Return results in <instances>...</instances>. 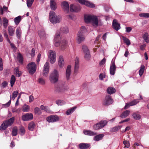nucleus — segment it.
<instances>
[{"mask_svg":"<svg viewBox=\"0 0 149 149\" xmlns=\"http://www.w3.org/2000/svg\"><path fill=\"white\" fill-rule=\"evenodd\" d=\"M68 89L67 86L61 84L55 85L54 87L55 91L58 93H64Z\"/></svg>","mask_w":149,"mask_h":149,"instance_id":"7","label":"nucleus"},{"mask_svg":"<svg viewBox=\"0 0 149 149\" xmlns=\"http://www.w3.org/2000/svg\"><path fill=\"white\" fill-rule=\"evenodd\" d=\"M90 146L89 143H82L79 145V148L80 149H86L88 148Z\"/></svg>","mask_w":149,"mask_h":149,"instance_id":"27","label":"nucleus"},{"mask_svg":"<svg viewBox=\"0 0 149 149\" xmlns=\"http://www.w3.org/2000/svg\"><path fill=\"white\" fill-rule=\"evenodd\" d=\"M49 63L47 62L44 65L43 69L42 72L43 76L47 77L49 72Z\"/></svg>","mask_w":149,"mask_h":149,"instance_id":"15","label":"nucleus"},{"mask_svg":"<svg viewBox=\"0 0 149 149\" xmlns=\"http://www.w3.org/2000/svg\"><path fill=\"white\" fill-rule=\"evenodd\" d=\"M3 69L2 59L1 58H0V70L2 71Z\"/></svg>","mask_w":149,"mask_h":149,"instance_id":"60","label":"nucleus"},{"mask_svg":"<svg viewBox=\"0 0 149 149\" xmlns=\"http://www.w3.org/2000/svg\"><path fill=\"white\" fill-rule=\"evenodd\" d=\"M33 1L34 0H27L26 3L28 7L29 8L31 7V6Z\"/></svg>","mask_w":149,"mask_h":149,"instance_id":"53","label":"nucleus"},{"mask_svg":"<svg viewBox=\"0 0 149 149\" xmlns=\"http://www.w3.org/2000/svg\"><path fill=\"white\" fill-rule=\"evenodd\" d=\"M79 2L81 4L91 8L95 7V5L92 3L86 0H78Z\"/></svg>","mask_w":149,"mask_h":149,"instance_id":"13","label":"nucleus"},{"mask_svg":"<svg viewBox=\"0 0 149 149\" xmlns=\"http://www.w3.org/2000/svg\"><path fill=\"white\" fill-rule=\"evenodd\" d=\"M113 102V100L111 96L108 95L106 96L104 99L102 101V104L104 106H108L112 104Z\"/></svg>","mask_w":149,"mask_h":149,"instance_id":"10","label":"nucleus"},{"mask_svg":"<svg viewBox=\"0 0 149 149\" xmlns=\"http://www.w3.org/2000/svg\"><path fill=\"white\" fill-rule=\"evenodd\" d=\"M22 19V16H19L15 17L14 19V22L15 24L17 25L19 24Z\"/></svg>","mask_w":149,"mask_h":149,"instance_id":"35","label":"nucleus"},{"mask_svg":"<svg viewBox=\"0 0 149 149\" xmlns=\"http://www.w3.org/2000/svg\"><path fill=\"white\" fill-rule=\"evenodd\" d=\"M26 68L30 74H32L36 71V66L35 63L31 62L28 64Z\"/></svg>","mask_w":149,"mask_h":149,"instance_id":"9","label":"nucleus"},{"mask_svg":"<svg viewBox=\"0 0 149 149\" xmlns=\"http://www.w3.org/2000/svg\"><path fill=\"white\" fill-rule=\"evenodd\" d=\"M30 54L32 57H33L35 55V50L33 48L30 53Z\"/></svg>","mask_w":149,"mask_h":149,"instance_id":"59","label":"nucleus"},{"mask_svg":"<svg viewBox=\"0 0 149 149\" xmlns=\"http://www.w3.org/2000/svg\"><path fill=\"white\" fill-rule=\"evenodd\" d=\"M58 63L60 67L62 68L63 67L64 64V62L63 57L62 56H59Z\"/></svg>","mask_w":149,"mask_h":149,"instance_id":"28","label":"nucleus"},{"mask_svg":"<svg viewBox=\"0 0 149 149\" xmlns=\"http://www.w3.org/2000/svg\"><path fill=\"white\" fill-rule=\"evenodd\" d=\"M70 11L72 12H79L81 9L80 6L76 4H70Z\"/></svg>","mask_w":149,"mask_h":149,"instance_id":"12","label":"nucleus"},{"mask_svg":"<svg viewBox=\"0 0 149 149\" xmlns=\"http://www.w3.org/2000/svg\"><path fill=\"white\" fill-rule=\"evenodd\" d=\"M116 91L114 88L109 87L107 89V92L109 94L111 95L115 93Z\"/></svg>","mask_w":149,"mask_h":149,"instance_id":"32","label":"nucleus"},{"mask_svg":"<svg viewBox=\"0 0 149 149\" xmlns=\"http://www.w3.org/2000/svg\"><path fill=\"white\" fill-rule=\"evenodd\" d=\"M79 68V61L78 58L76 57L75 60V65L74 68V73L77 74Z\"/></svg>","mask_w":149,"mask_h":149,"instance_id":"23","label":"nucleus"},{"mask_svg":"<svg viewBox=\"0 0 149 149\" xmlns=\"http://www.w3.org/2000/svg\"><path fill=\"white\" fill-rule=\"evenodd\" d=\"M132 116L134 119L136 120H139L141 118V116L139 114L135 113L133 114Z\"/></svg>","mask_w":149,"mask_h":149,"instance_id":"43","label":"nucleus"},{"mask_svg":"<svg viewBox=\"0 0 149 149\" xmlns=\"http://www.w3.org/2000/svg\"><path fill=\"white\" fill-rule=\"evenodd\" d=\"M17 129L16 127H14L13 129L12 135L13 136H15L17 134Z\"/></svg>","mask_w":149,"mask_h":149,"instance_id":"48","label":"nucleus"},{"mask_svg":"<svg viewBox=\"0 0 149 149\" xmlns=\"http://www.w3.org/2000/svg\"><path fill=\"white\" fill-rule=\"evenodd\" d=\"M61 6L65 12L67 13H68L69 12V5L67 1L62 2L61 3Z\"/></svg>","mask_w":149,"mask_h":149,"instance_id":"17","label":"nucleus"},{"mask_svg":"<svg viewBox=\"0 0 149 149\" xmlns=\"http://www.w3.org/2000/svg\"><path fill=\"white\" fill-rule=\"evenodd\" d=\"M18 93V91H13L12 96V98L13 100H14L17 97Z\"/></svg>","mask_w":149,"mask_h":149,"instance_id":"51","label":"nucleus"},{"mask_svg":"<svg viewBox=\"0 0 149 149\" xmlns=\"http://www.w3.org/2000/svg\"><path fill=\"white\" fill-rule=\"evenodd\" d=\"M11 102V100H10L6 104H4L3 105L4 106L6 107H7L9 106L10 105Z\"/></svg>","mask_w":149,"mask_h":149,"instance_id":"63","label":"nucleus"},{"mask_svg":"<svg viewBox=\"0 0 149 149\" xmlns=\"http://www.w3.org/2000/svg\"><path fill=\"white\" fill-rule=\"evenodd\" d=\"M15 80L16 79L15 76L14 75H12L10 81V85L11 87H13V86L15 81Z\"/></svg>","mask_w":149,"mask_h":149,"instance_id":"45","label":"nucleus"},{"mask_svg":"<svg viewBox=\"0 0 149 149\" xmlns=\"http://www.w3.org/2000/svg\"><path fill=\"white\" fill-rule=\"evenodd\" d=\"M8 85V83L6 81H4L3 82L1 85L3 88H5Z\"/></svg>","mask_w":149,"mask_h":149,"instance_id":"62","label":"nucleus"},{"mask_svg":"<svg viewBox=\"0 0 149 149\" xmlns=\"http://www.w3.org/2000/svg\"><path fill=\"white\" fill-rule=\"evenodd\" d=\"M84 19L86 23L92 22L93 26H97L98 22L97 16L93 15H86L84 16Z\"/></svg>","mask_w":149,"mask_h":149,"instance_id":"2","label":"nucleus"},{"mask_svg":"<svg viewBox=\"0 0 149 149\" xmlns=\"http://www.w3.org/2000/svg\"><path fill=\"white\" fill-rule=\"evenodd\" d=\"M33 118V115L32 113H27L23 115L22 116V120L24 121H27L31 120Z\"/></svg>","mask_w":149,"mask_h":149,"instance_id":"16","label":"nucleus"},{"mask_svg":"<svg viewBox=\"0 0 149 149\" xmlns=\"http://www.w3.org/2000/svg\"><path fill=\"white\" fill-rule=\"evenodd\" d=\"M142 38L146 43H149V35L148 33L146 32L143 34Z\"/></svg>","mask_w":149,"mask_h":149,"instance_id":"29","label":"nucleus"},{"mask_svg":"<svg viewBox=\"0 0 149 149\" xmlns=\"http://www.w3.org/2000/svg\"><path fill=\"white\" fill-rule=\"evenodd\" d=\"M2 31V33L3 34L4 37L6 38V39L7 41L10 45L11 47H12L13 48H14V45L13 44L11 43V42L9 38H8V35L7 33V32L6 30L3 29Z\"/></svg>","mask_w":149,"mask_h":149,"instance_id":"19","label":"nucleus"},{"mask_svg":"<svg viewBox=\"0 0 149 149\" xmlns=\"http://www.w3.org/2000/svg\"><path fill=\"white\" fill-rule=\"evenodd\" d=\"M49 15L50 20L52 23L55 24L60 22L61 19V16H57L54 11H50Z\"/></svg>","mask_w":149,"mask_h":149,"instance_id":"4","label":"nucleus"},{"mask_svg":"<svg viewBox=\"0 0 149 149\" xmlns=\"http://www.w3.org/2000/svg\"><path fill=\"white\" fill-rule=\"evenodd\" d=\"M14 70L16 76L19 77L22 75V73L21 71H19L18 67L15 68Z\"/></svg>","mask_w":149,"mask_h":149,"instance_id":"39","label":"nucleus"},{"mask_svg":"<svg viewBox=\"0 0 149 149\" xmlns=\"http://www.w3.org/2000/svg\"><path fill=\"white\" fill-rule=\"evenodd\" d=\"M116 70V67L115 65L114 61L112 60L111 61L110 68V73L111 75H113L114 74Z\"/></svg>","mask_w":149,"mask_h":149,"instance_id":"18","label":"nucleus"},{"mask_svg":"<svg viewBox=\"0 0 149 149\" xmlns=\"http://www.w3.org/2000/svg\"><path fill=\"white\" fill-rule=\"evenodd\" d=\"M139 102V99H135L132 101L130 103V105L132 106L136 105Z\"/></svg>","mask_w":149,"mask_h":149,"instance_id":"49","label":"nucleus"},{"mask_svg":"<svg viewBox=\"0 0 149 149\" xmlns=\"http://www.w3.org/2000/svg\"><path fill=\"white\" fill-rule=\"evenodd\" d=\"M38 33L40 39H43L46 38V35L44 29H41L39 30Z\"/></svg>","mask_w":149,"mask_h":149,"instance_id":"21","label":"nucleus"},{"mask_svg":"<svg viewBox=\"0 0 149 149\" xmlns=\"http://www.w3.org/2000/svg\"><path fill=\"white\" fill-rule=\"evenodd\" d=\"M50 6L51 10H55L57 8V6L55 0H50Z\"/></svg>","mask_w":149,"mask_h":149,"instance_id":"24","label":"nucleus"},{"mask_svg":"<svg viewBox=\"0 0 149 149\" xmlns=\"http://www.w3.org/2000/svg\"><path fill=\"white\" fill-rule=\"evenodd\" d=\"M131 105H130V103H127L126 104L125 106L124 107V108L125 109H127L130 106H131Z\"/></svg>","mask_w":149,"mask_h":149,"instance_id":"64","label":"nucleus"},{"mask_svg":"<svg viewBox=\"0 0 149 149\" xmlns=\"http://www.w3.org/2000/svg\"><path fill=\"white\" fill-rule=\"evenodd\" d=\"M22 30L19 27H18L16 30V35L18 39H20L22 37Z\"/></svg>","mask_w":149,"mask_h":149,"instance_id":"26","label":"nucleus"},{"mask_svg":"<svg viewBox=\"0 0 149 149\" xmlns=\"http://www.w3.org/2000/svg\"><path fill=\"white\" fill-rule=\"evenodd\" d=\"M60 33H56L54 37V45L57 47L60 46L61 49H64L68 46V42L65 39H63L60 41Z\"/></svg>","mask_w":149,"mask_h":149,"instance_id":"1","label":"nucleus"},{"mask_svg":"<svg viewBox=\"0 0 149 149\" xmlns=\"http://www.w3.org/2000/svg\"><path fill=\"white\" fill-rule=\"evenodd\" d=\"M48 58L51 63H54L56 61V54L54 51L50 50L49 51Z\"/></svg>","mask_w":149,"mask_h":149,"instance_id":"11","label":"nucleus"},{"mask_svg":"<svg viewBox=\"0 0 149 149\" xmlns=\"http://www.w3.org/2000/svg\"><path fill=\"white\" fill-rule=\"evenodd\" d=\"M108 122V121L106 120H101L93 125V129L95 130H97L102 129L107 125Z\"/></svg>","mask_w":149,"mask_h":149,"instance_id":"8","label":"nucleus"},{"mask_svg":"<svg viewBox=\"0 0 149 149\" xmlns=\"http://www.w3.org/2000/svg\"><path fill=\"white\" fill-rule=\"evenodd\" d=\"M8 21L6 17L3 18V26L5 28L7 27L8 26Z\"/></svg>","mask_w":149,"mask_h":149,"instance_id":"40","label":"nucleus"},{"mask_svg":"<svg viewBox=\"0 0 149 149\" xmlns=\"http://www.w3.org/2000/svg\"><path fill=\"white\" fill-rule=\"evenodd\" d=\"M15 120V117H13L8 120L4 121L0 127V130H5L8 126L12 125Z\"/></svg>","mask_w":149,"mask_h":149,"instance_id":"5","label":"nucleus"},{"mask_svg":"<svg viewBox=\"0 0 149 149\" xmlns=\"http://www.w3.org/2000/svg\"><path fill=\"white\" fill-rule=\"evenodd\" d=\"M56 103L58 105H62L65 104V102L62 100H57L56 101Z\"/></svg>","mask_w":149,"mask_h":149,"instance_id":"46","label":"nucleus"},{"mask_svg":"<svg viewBox=\"0 0 149 149\" xmlns=\"http://www.w3.org/2000/svg\"><path fill=\"white\" fill-rule=\"evenodd\" d=\"M120 128V127H113L112 128L111 130L110 131L111 132H116Z\"/></svg>","mask_w":149,"mask_h":149,"instance_id":"56","label":"nucleus"},{"mask_svg":"<svg viewBox=\"0 0 149 149\" xmlns=\"http://www.w3.org/2000/svg\"><path fill=\"white\" fill-rule=\"evenodd\" d=\"M84 134L86 135L94 136L97 134L95 132H93L91 130H85L84 131Z\"/></svg>","mask_w":149,"mask_h":149,"instance_id":"30","label":"nucleus"},{"mask_svg":"<svg viewBox=\"0 0 149 149\" xmlns=\"http://www.w3.org/2000/svg\"><path fill=\"white\" fill-rule=\"evenodd\" d=\"M58 72L56 70H54L50 74L49 79L52 83L55 84L58 81Z\"/></svg>","mask_w":149,"mask_h":149,"instance_id":"6","label":"nucleus"},{"mask_svg":"<svg viewBox=\"0 0 149 149\" xmlns=\"http://www.w3.org/2000/svg\"><path fill=\"white\" fill-rule=\"evenodd\" d=\"M71 66L70 65H68L67 66L66 70L65 75L67 80H69L70 79L71 72Z\"/></svg>","mask_w":149,"mask_h":149,"instance_id":"22","label":"nucleus"},{"mask_svg":"<svg viewBox=\"0 0 149 149\" xmlns=\"http://www.w3.org/2000/svg\"><path fill=\"white\" fill-rule=\"evenodd\" d=\"M34 113L36 114L40 115L42 113L41 110L38 107H36L34 109Z\"/></svg>","mask_w":149,"mask_h":149,"instance_id":"42","label":"nucleus"},{"mask_svg":"<svg viewBox=\"0 0 149 149\" xmlns=\"http://www.w3.org/2000/svg\"><path fill=\"white\" fill-rule=\"evenodd\" d=\"M8 31L10 36H13L15 34V28L11 26H9L8 27Z\"/></svg>","mask_w":149,"mask_h":149,"instance_id":"25","label":"nucleus"},{"mask_svg":"<svg viewBox=\"0 0 149 149\" xmlns=\"http://www.w3.org/2000/svg\"><path fill=\"white\" fill-rule=\"evenodd\" d=\"M59 119V117L56 115H51L47 118V120L49 123H53L58 121Z\"/></svg>","mask_w":149,"mask_h":149,"instance_id":"14","label":"nucleus"},{"mask_svg":"<svg viewBox=\"0 0 149 149\" xmlns=\"http://www.w3.org/2000/svg\"><path fill=\"white\" fill-rule=\"evenodd\" d=\"M139 16L141 17H149V13H142L139 14Z\"/></svg>","mask_w":149,"mask_h":149,"instance_id":"52","label":"nucleus"},{"mask_svg":"<svg viewBox=\"0 0 149 149\" xmlns=\"http://www.w3.org/2000/svg\"><path fill=\"white\" fill-rule=\"evenodd\" d=\"M84 57L86 60H89L90 58V52L84 53Z\"/></svg>","mask_w":149,"mask_h":149,"instance_id":"55","label":"nucleus"},{"mask_svg":"<svg viewBox=\"0 0 149 149\" xmlns=\"http://www.w3.org/2000/svg\"><path fill=\"white\" fill-rule=\"evenodd\" d=\"M106 59L104 58L100 62L99 64L100 65H103L105 63Z\"/></svg>","mask_w":149,"mask_h":149,"instance_id":"61","label":"nucleus"},{"mask_svg":"<svg viewBox=\"0 0 149 149\" xmlns=\"http://www.w3.org/2000/svg\"><path fill=\"white\" fill-rule=\"evenodd\" d=\"M20 134L22 135H23L25 132V130L24 127H21L19 130Z\"/></svg>","mask_w":149,"mask_h":149,"instance_id":"57","label":"nucleus"},{"mask_svg":"<svg viewBox=\"0 0 149 149\" xmlns=\"http://www.w3.org/2000/svg\"><path fill=\"white\" fill-rule=\"evenodd\" d=\"M130 111L129 110H126L121 114L120 117L122 118H124L127 117L129 115Z\"/></svg>","mask_w":149,"mask_h":149,"instance_id":"34","label":"nucleus"},{"mask_svg":"<svg viewBox=\"0 0 149 149\" xmlns=\"http://www.w3.org/2000/svg\"><path fill=\"white\" fill-rule=\"evenodd\" d=\"M112 26L113 28L117 31L120 28V24L118 23L117 20L115 19L113 20Z\"/></svg>","mask_w":149,"mask_h":149,"instance_id":"20","label":"nucleus"},{"mask_svg":"<svg viewBox=\"0 0 149 149\" xmlns=\"http://www.w3.org/2000/svg\"><path fill=\"white\" fill-rule=\"evenodd\" d=\"M35 126L34 123L33 122H31L28 125V129L30 131L33 130Z\"/></svg>","mask_w":149,"mask_h":149,"instance_id":"38","label":"nucleus"},{"mask_svg":"<svg viewBox=\"0 0 149 149\" xmlns=\"http://www.w3.org/2000/svg\"><path fill=\"white\" fill-rule=\"evenodd\" d=\"M144 66L143 65H142L141 67V68L139 71V74L140 77L143 75L144 70Z\"/></svg>","mask_w":149,"mask_h":149,"instance_id":"47","label":"nucleus"},{"mask_svg":"<svg viewBox=\"0 0 149 149\" xmlns=\"http://www.w3.org/2000/svg\"><path fill=\"white\" fill-rule=\"evenodd\" d=\"M37 82L40 84L44 85L45 84V81L42 78H39L37 81Z\"/></svg>","mask_w":149,"mask_h":149,"instance_id":"41","label":"nucleus"},{"mask_svg":"<svg viewBox=\"0 0 149 149\" xmlns=\"http://www.w3.org/2000/svg\"><path fill=\"white\" fill-rule=\"evenodd\" d=\"M82 49L84 52V53L89 52V51L88 48L85 45L82 46Z\"/></svg>","mask_w":149,"mask_h":149,"instance_id":"54","label":"nucleus"},{"mask_svg":"<svg viewBox=\"0 0 149 149\" xmlns=\"http://www.w3.org/2000/svg\"><path fill=\"white\" fill-rule=\"evenodd\" d=\"M60 32L63 34H66L69 32V29L67 26L61 27L60 29Z\"/></svg>","mask_w":149,"mask_h":149,"instance_id":"33","label":"nucleus"},{"mask_svg":"<svg viewBox=\"0 0 149 149\" xmlns=\"http://www.w3.org/2000/svg\"><path fill=\"white\" fill-rule=\"evenodd\" d=\"M29 109V107L28 105H25L23 107L22 111L23 112H28Z\"/></svg>","mask_w":149,"mask_h":149,"instance_id":"50","label":"nucleus"},{"mask_svg":"<svg viewBox=\"0 0 149 149\" xmlns=\"http://www.w3.org/2000/svg\"><path fill=\"white\" fill-rule=\"evenodd\" d=\"M123 143L126 147L128 148L130 147V145L129 141H123Z\"/></svg>","mask_w":149,"mask_h":149,"instance_id":"58","label":"nucleus"},{"mask_svg":"<svg viewBox=\"0 0 149 149\" xmlns=\"http://www.w3.org/2000/svg\"><path fill=\"white\" fill-rule=\"evenodd\" d=\"M104 135L103 134H98L95 136L94 138V140L96 141H99L102 139Z\"/></svg>","mask_w":149,"mask_h":149,"instance_id":"36","label":"nucleus"},{"mask_svg":"<svg viewBox=\"0 0 149 149\" xmlns=\"http://www.w3.org/2000/svg\"><path fill=\"white\" fill-rule=\"evenodd\" d=\"M77 108L76 106H74L73 107L70 109H68L66 112L65 114L67 115H69L71 114Z\"/></svg>","mask_w":149,"mask_h":149,"instance_id":"31","label":"nucleus"},{"mask_svg":"<svg viewBox=\"0 0 149 149\" xmlns=\"http://www.w3.org/2000/svg\"><path fill=\"white\" fill-rule=\"evenodd\" d=\"M86 31V29L84 26H82L79 31L77 33V36L76 40L77 42L79 44L84 41L85 36L84 33Z\"/></svg>","mask_w":149,"mask_h":149,"instance_id":"3","label":"nucleus"},{"mask_svg":"<svg viewBox=\"0 0 149 149\" xmlns=\"http://www.w3.org/2000/svg\"><path fill=\"white\" fill-rule=\"evenodd\" d=\"M17 58L20 63H22L23 61V57L20 53H18Z\"/></svg>","mask_w":149,"mask_h":149,"instance_id":"44","label":"nucleus"},{"mask_svg":"<svg viewBox=\"0 0 149 149\" xmlns=\"http://www.w3.org/2000/svg\"><path fill=\"white\" fill-rule=\"evenodd\" d=\"M122 38L125 43L128 46L130 45L131 44L130 42V40L128 39L123 36H122Z\"/></svg>","mask_w":149,"mask_h":149,"instance_id":"37","label":"nucleus"}]
</instances>
